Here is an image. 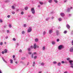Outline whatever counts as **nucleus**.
Segmentation results:
<instances>
[{"label":"nucleus","instance_id":"ddd939ff","mask_svg":"<svg viewBox=\"0 0 73 73\" xmlns=\"http://www.w3.org/2000/svg\"><path fill=\"white\" fill-rule=\"evenodd\" d=\"M35 42H37V41H38V38H36V39H35Z\"/></svg>","mask_w":73,"mask_h":73},{"label":"nucleus","instance_id":"0e129e2a","mask_svg":"<svg viewBox=\"0 0 73 73\" xmlns=\"http://www.w3.org/2000/svg\"><path fill=\"white\" fill-rule=\"evenodd\" d=\"M67 1V0H65V1H64L65 3Z\"/></svg>","mask_w":73,"mask_h":73},{"label":"nucleus","instance_id":"a19ab883","mask_svg":"<svg viewBox=\"0 0 73 73\" xmlns=\"http://www.w3.org/2000/svg\"><path fill=\"white\" fill-rule=\"evenodd\" d=\"M12 14H15V12H14V11H12Z\"/></svg>","mask_w":73,"mask_h":73},{"label":"nucleus","instance_id":"1a4fd4ad","mask_svg":"<svg viewBox=\"0 0 73 73\" xmlns=\"http://www.w3.org/2000/svg\"><path fill=\"white\" fill-rule=\"evenodd\" d=\"M66 27L68 29H69V28H70V25H67Z\"/></svg>","mask_w":73,"mask_h":73},{"label":"nucleus","instance_id":"c85d7f7f","mask_svg":"<svg viewBox=\"0 0 73 73\" xmlns=\"http://www.w3.org/2000/svg\"><path fill=\"white\" fill-rule=\"evenodd\" d=\"M33 54H37V52H34Z\"/></svg>","mask_w":73,"mask_h":73},{"label":"nucleus","instance_id":"2f4dec72","mask_svg":"<svg viewBox=\"0 0 73 73\" xmlns=\"http://www.w3.org/2000/svg\"><path fill=\"white\" fill-rule=\"evenodd\" d=\"M31 58H33V54H32V55L31 56Z\"/></svg>","mask_w":73,"mask_h":73},{"label":"nucleus","instance_id":"473e14b6","mask_svg":"<svg viewBox=\"0 0 73 73\" xmlns=\"http://www.w3.org/2000/svg\"><path fill=\"white\" fill-rule=\"evenodd\" d=\"M13 41H16V38H13Z\"/></svg>","mask_w":73,"mask_h":73},{"label":"nucleus","instance_id":"774afa93","mask_svg":"<svg viewBox=\"0 0 73 73\" xmlns=\"http://www.w3.org/2000/svg\"><path fill=\"white\" fill-rule=\"evenodd\" d=\"M33 64H35V62H33Z\"/></svg>","mask_w":73,"mask_h":73},{"label":"nucleus","instance_id":"0eeeda50","mask_svg":"<svg viewBox=\"0 0 73 73\" xmlns=\"http://www.w3.org/2000/svg\"><path fill=\"white\" fill-rule=\"evenodd\" d=\"M37 48V45H36V44L35 43L34 44V49H36Z\"/></svg>","mask_w":73,"mask_h":73},{"label":"nucleus","instance_id":"79ce46f5","mask_svg":"<svg viewBox=\"0 0 73 73\" xmlns=\"http://www.w3.org/2000/svg\"><path fill=\"white\" fill-rule=\"evenodd\" d=\"M45 33H46V32L45 31H44L43 33V35H45Z\"/></svg>","mask_w":73,"mask_h":73},{"label":"nucleus","instance_id":"7c9ffc66","mask_svg":"<svg viewBox=\"0 0 73 73\" xmlns=\"http://www.w3.org/2000/svg\"><path fill=\"white\" fill-rule=\"evenodd\" d=\"M30 48H32V49H33V46H31Z\"/></svg>","mask_w":73,"mask_h":73},{"label":"nucleus","instance_id":"f257e3e1","mask_svg":"<svg viewBox=\"0 0 73 73\" xmlns=\"http://www.w3.org/2000/svg\"><path fill=\"white\" fill-rule=\"evenodd\" d=\"M63 48V46L62 45H60L58 47V49L59 50H61Z\"/></svg>","mask_w":73,"mask_h":73},{"label":"nucleus","instance_id":"09e8293b","mask_svg":"<svg viewBox=\"0 0 73 73\" xmlns=\"http://www.w3.org/2000/svg\"><path fill=\"white\" fill-rule=\"evenodd\" d=\"M70 60V58H67V60Z\"/></svg>","mask_w":73,"mask_h":73},{"label":"nucleus","instance_id":"bf43d9fd","mask_svg":"<svg viewBox=\"0 0 73 73\" xmlns=\"http://www.w3.org/2000/svg\"><path fill=\"white\" fill-rule=\"evenodd\" d=\"M22 64H25V63H24V62H22Z\"/></svg>","mask_w":73,"mask_h":73},{"label":"nucleus","instance_id":"8fccbe9b","mask_svg":"<svg viewBox=\"0 0 73 73\" xmlns=\"http://www.w3.org/2000/svg\"><path fill=\"white\" fill-rule=\"evenodd\" d=\"M24 27H26V26H27V25H26V24H25L24 25Z\"/></svg>","mask_w":73,"mask_h":73},{"label":"nucleus","instance_id":"58836bf2","mask_svg":"<svg viewBox=\"0 0 73 73\" xmlns=\"http://www.w3.org/2000/svg\"><path fill=\"white\" fill-rule=\"evenodd\" d=\"M70 11V9L68 8L67 11V12H69Z\"/></svg>","mask_w":73,"mask_h":73},{"label":"nucleus","instance_id":"e2e57ef3","mask_svg":"<svg viewBox=\"0 0 73 73\" xmlns=\"http://www.w3.org/2000/svg\"><path fill=\"white\" fill-rule=\"evenodd\" d=\"M72 34H73V31H72Z\"/></svg>","mask_w":73,"mask_h":73},{"label":"nucleus","instance_id":"4d7b16f0","mask_svg":"<svg viewBox=\"0 0 73 73\" xmlns=\"http://www.w3.org/2000/svg\"><path fill=\"white\" fill-rule=\"evenodd\" d=\"M17 62H15V63L16 64H17Z\"/></svg>","mask_w":73,"mask_h":73},{"label":"nucleus","instance_id":"6ab92c4d","mask_svg":"<svg viewBox=\"0 0 73 73\" xmlns=\"http://www.w3.org/2000/svg\"><path fill=\"white\" fill-rule=\"evenodd\" d=\"M41 65H45V64L43 62H42L41 63Z\"/></svg>","mask_w":73,"mask_h":73},{"label":"nucleus","instance_id":"37998d69","mask_svg":"<svg viewBox=\"0 0 73 73\" xmlns=\"http://www.w3.org/2000/svg\"><path fill=\"white\" fill-rule=\"evenodd\" d=\"M0 22H1V23H3V21L1 19H0Z\"/></svg>","mask_w":73,"mask_h":73},{"label":"nucleus","instance_id":"c03bdc74","mask_svg":"<svg viewBox=\"0 0 73 73\" xmlns=\"http://www.w3.org/2000/svg\"><path fill=\"white\" fill-rule=\"evenodd\" d=\"M24 33H25V32L24 31H23L22 32V34H24Z\"/></svg>","mask_w":73,"mask_h":73},{"label":"nucleus","instance_id":"412c9836","mask_svg":"<svg viewBox=\"0 0 73 73\" xmlns=\"http://www.w3.org/2000/svg\"><path fill=\"white\" fill-rule=\"evenodd\" d=\"M53 63L54 64H57V62L56 61H54L53 62Z\"/></svg>","mask_w":73,"mask_h":73},{"label":"nucleus","instance_id":"680f3d73","mask_svg":"<svg viewBox=\"0 0 73 73\" xmlns=\"http://www.w3.org/2000/svg\"><path fill=\"white\" fill-rule=\"evenodd\" d=\"M60 28H61V27H58V29H60Z\"/></svg>","mask_w":73,"mask_h":73},{"label":"nucleus","instance_id":"aec40b11","mask_svg":"<svg viewBox=\"0 0 73 73\" xmlns=\"http://www.w3.org/2000/svg\"><path fill=\"white\" fill-rule=\"evenodd\" d=\"M58 20L60 21H61V20H62V19L61 18H60L58 19Z\"/></svg>","mask_w":73,"mask_h":73},{"label":"nucleus","instance_id":"72a5a7b5","mask_svg":"<svg viewBox=\"0 0 73 73\" xmlns=\"http://www.w3.org/2000/svg\"><path fill=\"white\" fill-rule=\"evenodd\" d=\"M61 63L62 64H64V63H65V62L64 61H62L61 62Z\"/></svg>","mask_w":73,"mask_h":73},{"label":"nucleus","instance_id":"a211bd4d","mask_svg":"<svg viewBox=\"0 0 73 73\" xmlns=\"http://www.w3.org/2000/svg\"><path fill=\"white\" fill-rule=\"evenodd\" d=\"M48 2L50 3H51L52 2V0H49L48 1Z\"/></svg>","mask_w":73,"mask_h":73},{"label":"nucleus","instance_id":"f3484780","mask_svg":"<svg viewBox=\"0 0 73 73\" xmlns=\"http://www.w3.org/2000/svg\"><path fill=\"white\" fill-rule=\"evenodd\" d=\"M52 44H53V45H54L55 44V42L52 41Z\"/></svg>","mask_w":73,"mask_h":73},{"label":"nucleus","instance_id":"f8f14e48","mask_svg":"<svg viewBox=\"0 0 73 73\" xmlns=\"http://www.w3.org/2000/svg\"><path fill=\"white\" fill-rule=\"evenodd\" d=\"M61 65V63L60 62H58V66H60Z\"/></svg>","mask_w":73,"mask_h":73},{"label":"nucleus","instance_id":"de8ad7c7","mask_svg":"<svg viewBox=\"0 0 73 73\" xmlns=\"http://www.w3.org/2000/svg\"><path fill=\"white\" fill-rule=\"evenodd\" d=\"M44 49H45V47L43 46V50H44Z\"/></svg>","mask_w":73,"mask_h":73},{"label":"nucleus","instance_id":"49530a36","mask_svg":"<svg viewBox=\"0 0 73 73\" xmlns=\"http://www.w3.org/2000/svg\"><path fill=\"white\" fill-rule=\"evenodd\" d=\"M13 58H15V55H13Z\"/></svg>","mask_w":73,"mask_h":73},{"label":"nucleus","instance_id":"052dcab7","mask_svg":"<svg viewBox=\"0 0 73 73\" xmlns=\"http://www.w3.org/2000/svg\"><path fill=\"white\" fill-rule=\"evenodd\" d=\"M3 60L4 61H5V60H4V59L3 58Z\"/></svg>","mask_w":73,"mask_h":73},{"label":"nucleus","instance_id":"3c124183","mask_svg":"<svg viewBox=\"0 0 73 73\" xmlns=\"http://www.w3.org/2000/svg\"><path fill=\"white\" fill-rule=\"evenodd\" d=\"M29 65V62H28L27 63V65Z\"/></svg>","mask_w":73,"mask_h":73},{"label":"nucleus","instance_id":"a18cd8bd","mask_svg":"<svg viewBox=\"0 0 73 73\" xmlns=\"http://www.w3.org/2000/svg\"><path fill=\"white\" fill-rule=\"evenodd\" d=\"M19 52H22V50H20L19 51Z\"/></svg>","mask_w":73,"mask_h":73},{"label":"nucleus","instance_id":"4468645a","mask_svg":"<svg viewBox=\"0 0 73 73\" xmlns=\"http://www.w3.org/2000/svg\"><path fill=\"white\" fill-rule=\"evenodd\" d=\"M10 64H13V60L12 59L10 60Z\"/></svg>","mask_w":73,"mask_h":73},{"label":"nucleus","instance_id":"9d476101","mask_svg":"<svg viewBox=\"0 0 73 73\" xmlns=\"http://www.w3.org/2000/svg\"><path fill=\"white\" fill-rule=\"evenodd\" d=\"M4 52H5V53H7V52L8 50L6 49H5L4 50Z\"/></svg>","mask_w":73,"mask_h":73},{"label":"nucleus","instance_id":"20e7f679","mask_svg":"<svg viewBox=\"0 0 73 73\" xmlns=\"http://www.w3.org/2000/svg\"><path fill=\"white\" fill-rule=\"evenodd\" d=\"M56 33L57 36H58L60 34V33H59L58 31V30L56 31Z\"/></svg>","mask_w":73,"mask_h":73},{"label":"nucleus","instance_id":"5701e85b","mask_svg":"<svg viewBox=\"0 0 73 73\" xmlns=\"http://www.w3.org/2000/svg\"><path fill=\"white\" fill-rule=\"evenodd\" d=\"M28 7H26L25 8V10H27V9H28Z\"/></svg>","mask_w":73,"mask_h":73},{"label":"nucleus","instance_id":"393cba45","mask_svg":"<svg viewBox=\"0 0 73 73\" xmlns=\"http://www.w3.org/2000/svg\"><path fill=\"white\" fill-rule=\"evenodd\" d=\"M22 60H24L25 59V58L24 57H22L21 58Z\"/></svg>","mask_w":73,"mask_h":73},{"label":"nucleus","instance_id":"603ef678","mask_svg":"<svg viewBox=\"0 0 73 73\" xmlns=\"http://www.w3.org/2000/svg\"><path fill=\"white\" fill-rule=\"evenodd\" d=\"M64 73H68V72L65 71V72H64Z\"/></svg>","mask_w":73,"mask_h":73},{"label":"nucleus","instance_id":"6e6552de","mask_svg":"<svg viewBox=\"0 0 73 73\" xmlns=\"http://www.w3.org/2000/svg\"><path fill=\"white\" fill-rule=\"evenodd\" d=\"M60 15L61 16L63 17V16H65V14H64V13H60Z\"/></svg>","mask_w":73,"mask_h":73},{"label":"nucleus","instance_id":"338daca9","mask_svg":"<svg viewBox=\"0 0 73 73\" xmlns=\"http://www.w3.org/2000/svg\"><path fill=\"white\" fill-rule=\"evenodd\" d=\"M8 36H7L6 37V38H8Z\"/></svg>","mask_w":73,"mask_h":73},{"label":"nucleus","instance_id":"bb28decb","mask_svg":"<svg viewBox=\"0 0 73 73\" xmlns=\"http://www.w3.org/2000/svg\"><path fill=\"white\" fill-rule=\"evenodd\" d=\"M10 16H11V15H9L7 16V17H8V18H9V17H10Z\"/></svg>","mask_w":73,"mask_h":73},{"label":"nucleus","instance_id":"39448f33","mask_svg":"<svg viewBox=\"0 0 73 73\" xmlns=\"http://www.w3.org/2000/svg\"><path fill=\"white\" fill-rule=\"evenodd\" d=\"M31 31H32V29H31V28L30 27H29L28 29V31L29 33V32H31Z\"/></svg>","mask_w":73,"mask_h":73},{"label":"nucleus","instance_id":"69168bd1","mask_svg":"<svg viewBox=\"0 0 73 73\" xmlns=\"http://www.w3.org/2000/svg\"><path fill=\"white\" fill-rule=\"evenodd\" d=\"M41 71H40L39 72V73H41Z\"/></svg>","mask_w":73,"mask_h":73},{"label":"nucleus","instance_id":"4be33fe9","mask_svg":"<svg viewBox=\"0 0 73 73\" xmlns=\"http://www.w3.org/2000/svg\"><path fill=\"white\" fill-rule=\"evenodd\" d=\"M9 27L10 28H11L12 27V25L9 24Z\"/></svg>","mask_w":73,"mask_h":73},{"label":"nucleus","instance_id":"dca6fc26","mask_svg":"<svg viewBox=\"0 0 73 73\" xmlns=\"http://www.w3.org/2000/svg\"><path fill=\"white\" fill-rule=\"evenodd\" d=\"M39 3L41 5H42V4H43V2H39Z\"/></svg>","mask_w":73,"mask_h":73},{"label":"nucleus","instance_id":"864d4df0","mask_svg":"<svg viewBox=\"0 0 73 73\" xmlns=\"http://www.w3.org/2000/svg\"><path fill=\"white\" fill-rule=\"evenodd\" d=\"M57 42H58V41H59V39H57Z\"/></svg>","mask_w":73,"mask_h":73},{"label":"nucleus","instance_id":"cd10ccee","mask_svg":"<svg viewBox=\"0 0 73 73\" xmlns=\"http://www.w3.org/2000/svg\"><path fill=\"white\" fill-rule=\"evenodd\" d=\"M3 43L2 42H1L0 43V45H3Z\"/></svg>","mask_w":73,"mask_h":73},{"label":"nucleus","instance_id":"c9c22d12","mask_svg":"<svg viewBox=\"0 0 73 73\" xmlns=\"http://www.w3.org/2000/svg\"><path fill=\"white\" fill-rule=\"evenodd\" d=\"M21 15H23L24 14V12H23V11L21 12Z\"/></svg>","mask_w":73,"mask_h":73},{"label":"nucleus","instance_id":"13d9d810","mask_svg":"<svg viewBox=\"0 0 73 73\" xmlns=\"http://www.w3.org/2000/svg\"><path fill=\"white\" fill-rule=\"evenodd\" d=\"M54 19V17H52V19Z\"/></svg>","mask_w":73,"mask_h":73},{"label":"nucleus","instance_id":"c756f323","mask_svg":"<svg viewBox=\"0 0 73 73\" xmlns=\"http://www.w3.org/2000/svg\"><path fill=\"white\" fill-rule=\"evenodd\" d=\"M28 51H31V48H28Z\"/></svg>","mask_w":73,"mask_h":73},{"label":"nucleus","instance_id":"ea45409f","mask_svg":"<svg viewBox=\"0 0 73 73\" xmlns=\"http://www.w3.org/2000/svg\"><path fill=\"white\" fill-rule=\"evenodd\" d=\"M54 1L56 3H57V0H54Z\"/></svg>","mask_w":73,"mask_h":73},{"label":"nucleus","instance_id":"4c0bfd02","mask_svg":"<svg viewBox=\"0 0 73 73\" xmlns=\"http://www.w3.org/2000/svg\"><path fill=\"white\" fill-rule=\"evenodd\" d=\"M28 53L29 54H32V52H29Z\"/></svg>","mask_w":73,"mask_h":73},{"label":"nucleus","instance_id":"423d86ee","mask_svg":"<svg viewBox=\"0 0 73 73\" xmlns=\"http://www.w3.org/2000/svg\"><path fill=\"white\" fill-rule=\"evenodd\" d=\"M70 51L71 52H73V47H72L70 49Z\"/></svg>","mask_w":73,"mask_h":73},{"label":"nucleus","instance_id":"e433bc0d","mask_svg":"<svg viewBox=\"0 0 73 73\" xmlns=\"http://www.w3.org/2000/svg\"><path fill=\"white\" fill-rule=\"evenodd\" d=\"M7 33H9V31L7 30Z\"/></svg>","mask_w":73,"mask_h":73},{"label":"nucleus","instance_id":"9b49d317","mask_svg":"<svg viewBox=\"0 0 73 73\" xmlns=\"http://www.w3.org/2000/svg\"><path fill=\"white\" fill-rule=\"evenodd\" d=\"M53 32V31L52 30H50L49 31V33L50 34H51Z\"/></svg>","mask_w":73,"mask_h":73},{"label":"nucleus","instance_id":"2eb2a0df","mask_svg":"<svg viewBox=\"0 0 73 73\" xmlns=\"http://www.w3.org/2000/svg\"><path fill=\"white\" fill-rule=\"evenodd\" d=\"M68 32V31H65L64 32V34H66V33Z\"/></svg>","mask_w":73,"mask_h":73},{"label":"nucleus","instance_id":"f704fd0d","mask_svg":"<svg viewBox=\"0 0 73 73\" xmlns=\"http://www.w3.org/2000/svg\"><path fill=\"white\" fill-rule=\"evenodd\" d=\"M2 53L3 54H4V53H5V52H4V51H2Z\"/></svg>","mask_w":73,"mask_h":73},{"label":"nucleus","instance_id":"7ed1b4c3","mask_svg":"<svg viewBox=\"0 0 73 73\" xmlns=\"http://www.w3.org/2000/svg\"><path fill=\"white\" fill-rule=\"evenodd\" d=\"M69 62L70 63V65H73V64L72 63L73 62V61L72 60H69Z\"/></svg>","mask_w":73,"mask_h":73},{"label":"nucleus","instance_id":"a878e982","mask_svg":"<svg viewBox=\"0 0 73 73\" xmlns=\"http://www.w3.org/2000/svg\"><path fill=\"white\" fill-rule=\"evenodd\" d=\"M37 57L36 56H35L34 57V59H36Z\"/></svg>","mask_w":73,"mask_h":73},{"label":"nucleus","instance_id":"5fc2aeb1","mask_svg":"<svg viewBox=\"0 0 73 73\" xmlns=\"http://www.w3.org/2000/svg\"><path fill=\"white\" fill-rule=\"evenodd\" d=\"M38 7H39V8H40V5H38Z\"/></svg>","mask_w":73,"mask_h":73},{"label":"nucleus","instance_id":"6e6d98bb","mask_svg":"<svg viewBox=\"0 0 73 73\" xmlns=\"http://www.w3.org/2000/svg\"><path fill=\"white\" fill-rule=\"evenodd\" d=\"M4 44H7V42H4Z\"/></svg>","mask_w":73,"mask_h":73},{"label":"nucleus","instance_id":"f03ea898","mask_svg":"<svg viewBox=\"0 0 73 73\" xmlns=\"http://www.w3.org/2000/svg\"><path fill=\"white\" fill-rule=\"evenodd\" d=\"M31 11L33 14H35V11L34 8H33L31 9Z\"/></svg>","mask_w":73,"mask_h":73},{"label":"nucleus","instance_id":"b1692460","mask_svg":"<svg viewBox=\"0 0 73 73\" xmlns=\"http://www.w3.org/2000/svg\"><path fill=\"white\" fill-rule=\"evenodd\" d=\"M12 9H15V7H14V6H12Z\"/></svg>","mask_w":73,"mask_h":73}]
</instances>
